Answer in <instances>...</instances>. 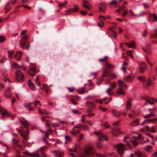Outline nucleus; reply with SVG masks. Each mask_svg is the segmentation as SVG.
Instances as JSON below:
<instances>
[{"label":"nucleus","mask_w":157,"mask_h":157,"mask_svg":"<svg viewBox=\"0 0 157 157\" xmlns=\"http://www.w3.org/2000/svg\"><path fill=\"white\" fill-rule=\"evenodd\" d=\"M95 148L92 145L88 146L86 149L84 150V152L86 155L93 157L94 154Z\"/></svg>","instance_id":"obj_1"},{"label":"nucleus","mask_w":157,"mask_h":157,"mask_svg":"<svg viewBox=\"0 0 157 157\" xmlns=\"http://www.w3.org/2000/svg\"><path fill=\"white\" fill-rule=\"evenodd\" d=\"M29 131L27 130L26 131H22L20 132V134L23 138V143L25 146L27 145V140L29 135Z\"/></svg>","instance_id":"obj_2"},{"label":"nucleus","mask_w":157,"mask_h":157,"mask_svg":"<svg viewBox=\"0 0 157 157\" xmlns=\"http://www.w3.org/2000/svg\"><path fill=\"white\" fill-rule=\"evenodd\" d=\"M81 124H77L73 128L72 130L70 132V133L73 135H76L80 132L81 130L79 129H81Z\"/></svg>","instance_id":"obj_3"},{"label":"nucleus","mask_w":157,"mask_h":157,"mask_svg":"<svg viewBox=\"0 0 157 157\" xmlns=\"http://www.w3.org/2000/svg\"><path fill=\"white\" fill-rule=\"evenodd\" d=\"M16 78L17 81H22L24 80V76L23 73L20 71H17L16 72Z\"/></svg>","instance_id":"obj_4"},{"label":"nucleus","mask_w":157,"mask_h":157,"mask_svg":"<svg viewBox=\"0 0 157 157\" xmlns=\"http://www.w3.org/2000/svg\"><path fill=\"white\" fill-rule=\"evenodd\" d=\"M94 133L96 136H99V140L100 141H102L103 140H107V138L103 135L101 131L95 132Z\"/></svg>","instance_id":"obj_5"},{"label":"nucleus","mask_w":157,"mask_h":157,"mask_svg":"<svg viewBox=\"0 0 157 157\" xmlns=\"http://www.w3.org/2000/svg\"><path fill=\"white\" fill-rule=\"evenodd\" d=\"M115 146L117 147V151L119 154L121 155H122L124 151V144H118L117 146Z\"/></svg>","instance_id":"obj_6"},{"label":"nucleus","mask_w":157,"mask_h":157,"mask_svg":"<svg viewBox=\"0 0 157 157\" xmlns=\"http://www.w3.org/2000/svg\"><path fill=\"white\" fill-rule=\"evenodd\" d=\"M36 69V66L34 64H32L29 66V70L28 71L29 74L33 76L35 75V70Z\"/></svg>","instance_id":"obj_7"},{"label":"nucleus","mask_w":157,"mask_h":157,"mask_svg":"<svg viewBox=\"0 0 157 157\" xmlns=\"http://www.w3.org/2000/svg\"><path fill=\"white\" fill-rule=\"evenodd\" d=\"M12 88H13V87H8L6 88L4 94L5 98H9L12 96V94L10 92Z\"/></svg>","instance_id":"obj_8"},{"label":"nucleus","mask_w":157,"mask_h":157,"mask_svg":"<svg viewBox=\"0 0 157 157\" xmlns=\"http://www.w3.org/2000/svg\"><path fill=\"white\" fill-rule=\"evenodd\" d=\"M142 48L143 50L147 54L149 55L151 54V52L150 44H147L144 48L143 47H142Z\"/></svg>","instance_id":"obj_9"},{"label":"nucleus","mask_w":157,"mask_h":157,"mask_svg":"<svg viewBox=\"0 0 157 157\" xmlns=\"http://www.w3.org/2000/svg\"><path fill=\"white\" fill-rule=\"evenodd\" d=\"M23 154L30 157H40V155L36 152L30 153L27 151H25L23 152Z\"/></svg>","instance_id":"obj_10"},{"label":"nucleus","mask_w":157,"mask_h":157,"mask_svg":"<svg viewBox=\"0 0 157 157\" xmlns=\"http://www.w3.org/2000/svg\"><path fill=\"white\" fill-rule=\"evenodd\" d=\"M134 76L133 75H129L127 76H125L124 77V81L127 82H131L134 78Z\"/></svg>","instance_id":"obj_11"},{"label":"nucleus","mask_w":157,"mask_h":157,"mask_svg":"<svg viewBox=\"0 0 157 157\" xmlns=\"http://www.w3.org/2000/svg\"><path fill=\"white\" fill-rule=\"evenodd\" d=\"M135 153L138 157H147L146 154L144 152H141L140 150H137L135 152Z\"/></svg>","instance_id":"obj_12"},{"label":"nucleus","mask_w":157,"mask_h":157,"mask_svg":"<svg viewBox=\"0 0 157 157\" xmlns=\"http://www.w3.org/2000/svg\"><path fill=\"white\" fill-rule=\"evenodd\" d=\"M28 38V36L26 35L23 37L20 40V44L21 45V48H23L24 46L25 45L26 43Z\"/></svg>","instance_id":"obj_13"},{"label":"nucleus","mask_w":157,"mask_h":157,"mask_svg":"<svg viewBox=\"0 0 157 157\" xmlns=\"http://www.w3.org/2000/svg\"><path fill=\"white\" fill-rule=\"evenodd\" d=\"M21 124L24 125L25 127L28 129L29 128V122L25 119L22 118L21 119Z\"/></svg>","instance_id":"obj_14"},{"label":"nucleus","mask_w":157,"mask_h":157,"mask_svg":"<svg viewBox=\"0 0 157 157\" xmlns=\"http://www.w3.org/2000/svg\"><path fill=\"white\" fill-rule=\"evenodd\" d=\"M22 55V52L21 51L17 52L14 55V57L17 60L19 61L21 59V57Z\"/></svg>","instance_id":"obj_15"},{"label":"nucleus","mask_w":157,"mask_h":157,"mask_svg":"<svg viewBox=\"0 0 157 157\" xmlns=\"http://www.w3.org/2000/svg\"><path fill=\"white\" fill-rule=\"evenodd\" d=\"M154 103V100L152 98H147L145 101V102L144 104V105H146L147 103H149L151 105L153 104Z\"/></svg>","instance_id":"obj_16"},{"label":"nucleus","mask_w":157,"mask_h":157,"mask_svg":"<svg viewBox=\"0 0 157 157\" xmlns=\"http://www.w3.org/2000/svg\"><path fill=\"white\" fill-rule=\"evenodd\" d=\"M113 115L116 117H118L121 115V113L115 109H112L111 110Z\"/></svg>","instance_id":"obj_17"},{"label":"nucleus","mask_w":157,"mask_h":157,"mask_svg":"<svg viewBox=\"0 0 157 157\" xmlns=\"http://www.w3.org/2000/svg\"><path fill=\"white\" fill-rule=\"evenodd\" d=\"M129 11L132 15L134 17H140L142 15H144L145 14V13L144 12H142L140 14H135L134 12H133L132 10H129Z\"/></svg>","instance_id":"obj_18"},{"label":"nucleus","mask_w":157,"mask_h":157,"mask_svg":"<svg viewBox=\"0 0 157 157\" xmlns=\"http://www.w3.org/2000/svg\"><path fill=\"white\" fill-rule=\"evenodd\" d=\"M0 112L3 115H6L8 117H10V114L5 109L2 107H0Z\"/></svg>","instance_id":"obj_19"},{"label":"nucleus","mask_w":157,"mask_h":157,"mask_svg":"<svg viewBox=\"0 0 157 157\" xmlns=\"http://www.w3.org/2000/svg\"><path fill=\"white\" fill-rule=\"evenodd\" d=\"M83 6L87 9L88 10H90V4L87 1L84 0L83 1Z\"/></svg>","instance_id":"obj_20"},{"label":"nucleus","mask_w":157,"mask_h":157,"mask_svg":"<svg viewBox=\"0 0 157 157\" xmlns=\"http://www.w3.org/2000/svg\"><path fill=\"white\" fill-rule=\"evenodd\" d=\"M109 32L113 38H116L117 33L113 29H111L110 30H109Z\"/></svg>","instance_id":"obj_21"},{"label":"nucleus","mask_w":157,"mask_h":157,"mask_svg":"<svg viewBox=\"0 0 157 157\" xmlns=\"http://www.w3.org/2000/svg\"><path fill=\"white\" fill-rule=\"evenodd\" d=\"M117 82L119 87H121L124 88H126L127 87L126 84L121 80H118Z\"/></svg>","instance_id":"obj_22"},{"label":"nucleus","mask_w":157,"mask_h":157,"mask_svg":"<svg viewBox=\"0 0 157 157\" xmlns=\"http://www.w3.org/2000/svg\"><path fill=\"white\" fill-rule=\"evenodd\" d=\"M139 68L140 70L141 71H145L147 69L146 65L145 63H143L141 65H140L139 66Z\"/></svg>","instance_id":"obj_23"},{"label":"nucleus","mask_w":157,"mask_h":157,"mask_svg":"<svg viewBox=\"0 0 157 157\" xmlns=\"http://www.w3.org/2000/svg\"><path fill=\"white\" fill-rule=\"evenodd\" d=\"M57 2L58 3V8L59 9H60L63 7H64L65 8H67V7L65 6L67 4V2L66 1L63 3H62L59 2Z\"/></svg>","instance_id":"obj_24"},{"label":"nucleus","mask_w":157,"mask_h":157,"mask_svg":"<svg viewBox=\"0 0 157 157\" xmlns=\"http://www.w3.org/2000/svg\"><path fill=\"white\" fill-rule=\"evenodd\" d=\"M28 84L30 88L33 90H35L36 89V88L35 85L32 83L31 80H29L28 82Z\"/></svg>","instance_id":"obj_25"},{"label":"nucleus","mask_w":157,"mask_h":157,"mask_svg":"<svg viewBox=\"0 0 157 157\" xmlns=\"http://www.w3.org/2000/svg\"><path fill=\"white\" fill-rule=\"evenodd\" d=\"M86 105L89 108H92V109L95 108V105L94 102L88 101L86 102Z\"/></svg>","instance_id":"obj_26"},{"label":"nucleus","mask_w":157,"mask_h":157,"mask_svg":"<svg viewBox=\"0 0 157 157\" xmlns=\"http://www.w3.org/2000/svg\"><path fill=\"white\" fill-rule=\"evenodd\" d=\"M134 51L132 50H128L126 52V54L129 56L131 58L133 59L134 58V56L133 55Z\"/></svg>","instance_id":"obj_27"},{"label":"nucleus","mask_w":157,"mask_h":157,"mask_svg":"<svg viewBox=\"0 0 157 157\" xmlns=\"http://www.w3.org/2000/svg\"><path fill=\"white\" fill-rule=\"evenodd\" d=\"M100 11L102 13L104 12L105 8V6L104 4H100V6L99 7Z\"/></svg>","instance_id":"obj_28"},{"label":"nucleus","mask_w":157,"mask_h":157,"mask_svg":"<svg viewBox=\"0 0 157 157\" xmlns=\"http://www.w3.org/2000/svg\"><path fill=\"white\" fill-rule=\"evenodd\" d=\"M109 73V72L105 67V68L103 72L102 76L103 77L108 76Z\"/></svg>","instance_id":"obj_29"},{"label":"nucleus","mask_w":157,"mask_h":157,"mask_svg":"<svg viewBox=\"0 0 157 157\" xmlns=\"http://www.w3.org/2000/svg\"><path fill=\"white\" fill-rule=\"evenodd\" d=\"M117 92L120 95H124L125 94L124 90L121 88H119L117 89Z\"/></svg>","instance_id":"obj_30"},{"label":"nucleus","mask_w":157,"mask_h":157,"mask_svg":"<svg viewBox=\"0 0 157 157\" xmlns=\"http://www.w3.org/2000/svg\"><path fill=\"white\" fill-rule=\"evenodd\" d=\"M105 67L106 69L113 68L115 67V66L113 64H109L107 63L105 65Z\"/></svg>","instance_id":"obj_31"},{"label":"nucleus","mask_w":157,"mask_h":157,"mask_svg":"<svg viewBox=\"0 0 157 157\" xmlns=\"http://www.w3.org/2000/svg\"><path fill=\"white\" fill-rule=\"evenodd\" d=\"M127 45V46L129 48H133L135 45V43L134 42L129 43H126Z\"/></svg>","instance_id":"obj_32"},{"label":"nucleus","mask_w":157,"mask_h":157,"mask_svg":"<svg viewBox=\"0 0 157 157\" xmlns=\"http://www.w3.org/2000/svg\"><path fill=\"white\" fill-rule=\"evenodd\" d=\"M153 148V147L151 145H147L145 147V150L148 152H150Z\"/></svg>","instance_id":"obj_33"},{"label":"nucleus","mask_w":157,"mask_h":157,"mask_svg":"<svg viewBox=\"0 0 157 157\" xmlns=\"http://www.w3.org/2000/svg\"><path fill=\"white\" fill-rule=\"evenodd\" d=\"M138 78L139 80L145 82L146 81V78L144 77L139 76L138 77Z\"/></svg>","instance_id":"obj_34"},{"label":"nucleus","mask_w":157,"mask_h":157,"mask_svg":"<svg viewBox=\"0 0 157 157\" xmlns=\"http://www.w3.org/2000/svg\"><path fill=\"white\" fill-rule=\"evenodd\" d=\"M132 104L131 102L129 101L128 100L126 103V108L127 109H129L130 108L132 105Z\"/></svg>","instance_id":"obj_35"},{"label":"nucleus","mask_w":157,"mask_h":157,"mask_svg":"<svg viewBox=\"0 0 157 157\" xmlns=\"http://www.w3.org/2000/svg\"><path fill=\"white\" fill-rule=\"evenodd\" d=\"M52 130L51 129H48L47 131H46L45 133V135L46 136V137L48 138V136L50 134H52Z\"/></svg>","instance_id":"obj_36"},{"label":"nucleus","mask_w":157,"mask_h":157,"mask_svg":"<svg viewBox=\"0 0 157 157\" xmlns=\"http://www.w3.org/2000/svg\"><path fill=\"white\" fill-rule=\"evenodd\" d=\"M13 51H8V57L9 58L12 59V56L13 53Z\"/></svg>","instance_id":"obj_37"},{"label":"nucleus","mask_w":157,"mask_h":157,"mask_svg":"<svg viewBox=\"0 0 157 157\" xmlns=\"http://www.w3.org/2000/svg\"><path fill=\"white\" fill-rule=\"evenodd\" d=\"M140 120V119L138 118L136 119L134 121H132L131 123V125L132 126H134L135 125L134 124H137L138 123Z\"/></svg>","instance_id":"obj_38"},{"label":"nucleus","mask_w":157,"mask_h":157,"mask_svg":"<svg viewBox=\"0 0 157 157\" xmlns=\"http://www.w3.org/2000/svg\"><path fill=\"white\" fill-rule=\"evenodd\" d=\"M117 3V1L116 0H113L110 2L107 3V4L109 6H111L112 5H114Z\"/></svg>","instance_id":"obj_39"},{"label":"nucleus","mask_w":157,"mask_h":157,"mask_svg":"<svg viewBox=\"0 0 157 157\" xmlns=\"http://www.w3.org/2000/svg\"><path fill=\"white\" fill-rule=\"evenodd\" d=\"M77 92L80 94H82L86 92L87 91H85L84 90L83 88H80L78 90Z\"/></svg>","instance_id":"obj_40"},{"label":"nucleus","mask_w":157,"mask_h":157,"mask_svg":"<svg viewBox=\"0 0 157 157\" xmlns=\"http://www.w3.org/2000/svg\"><path fill=\"white\" fill-rule=\"evenodd\" d=\"M145 82L147 83V85L148 86H150L151 85L152 83L151 80L149 78H146Z\"/></svg>","instance_id":"obj_41"},{"label":"nucleus","mask_w":157,"mask_h":157,"mask_svg":"<svg viewBox=\"0 0 157 157\" xmlns=\"http://www.w3.org/2000/svg\"><path fill=\"white\" fill-rule=\"evenodd\" d=\"M64 154L63 152H60L59 153H57L55 155V156L56 157H60L63 156Z\"/></svg>","instance_id":"obj_42"},{"label":"nucleus","mask_w":157,"mask_h":157,"mask_svg":"<svg viewBox=\"0 0 157 157\" xmlns=\"http://www.w3.org/2000/svg\"><path fill=\"white\" fill-rule=\"evenodd\" d=\"M12 66L16 68H20V66L16 63H13L12 64Z\"/></svg>","instance_id":"obj_43"},{"label":"nucleus","mask_w":157,"mask_h":157,"mask_svg":"<svg viewBox=\"0 0 157 157\" xmlns=\"http://www.w3.org/2000/svg\"><path fill=\"white\" fill-rule=\"evenodd\" d=\"M81 128H82L83 130H86L88 129V128L87 126L86 125H82L81 124Z\"/></svg>","instance_id":"obj_44"},{"label":"nucleus","mask_w":157,"mask_h":157,"mask_svg":"<svg viewBox=\"0 0 157 157\" xmlns=\"http://www.w3.org/2000/svg\"><path fill=\"white\" fill-rule=\"evenodd\" d=\"M117 85V83L116 82H114L113 84H111L110 85V87L111 88V89H112L115 88Z\"/></svg>","instance_id":"obj_45"},{"label":"nucleus","mask_w":157,"mask_h":157,"mask_svg":"<svg viewBox=\"0 0 157 157\" xmlns=\"http://www.w3.org/2000/svg\"><path fill=\"white\" fill-rule=\"evenodd\" d=\"M98 109L99 110H101L103 112H105L107 111V109L105 108H103L101 106H100L99 107Z\"/></svg>","instance_id":"obj_46"},{"label":"nucleus","mask_w":157,"mask_h":157,"mask_svg":"<svg viewBox=\"0 0 157 157\" xmlns=\"http://www.w3.org/2000/svg\"><path fill=\"white\" fill-rule=\"evenodd\" d=\"M6 40V38L3 36H0V43H2Z\"/></svg>","instance_id":"obj_47"},{"label":"nucleus","mask_w":157,"mask_h":157,"mask_svg":"<svg viewBox=\"0 0 157 157\" xmlns=\"http://www.w3.org/2000/svg\"><path fill=\"white\" fill-rule=\"evenodd\" d=\"M107 58V56H105V57L104 58H103L102 59H98V60L99 62H103L104 61H106Z\"/></svg>","instance_id":"obj_48"},{"label":"nucleus","mask_w":157,"mask_h":157,"mask_svg":"<svg viewBox=\"0 0 157 157\" xmlns=\"http://www.w3.org/2000/svg\"><path fill=\"white\" fill-rule=\"evenodd\" d=\"M0 144L2 145L3 146H4L5 147H7V150L6 151V153H8L9 152L7 151V150L9 149V148L8 147L6 144H3L2 142L0 141Z\"/></svg>","instance_id":"obj_49"},{"label":"nucleus","mask_w":157,"mask_h":157,"mask_svg":"<svg viewBox=\"0 0 157 157\" xmlns=\"http://www.w3.org/2000/svg\"><path fill=\"white\" fill-rule=\"evenodd\" d=\"M147 62L148 63L149 65L151 67H152L153 66V64L151 62L150 59L148 58H147L146 60Z\"/></svg>","instance_id":"obj_50"},{"label":"nucleus","mask_w":157,"mask_h":157,"mask_svg":"<svg viewBox=\"0 0 157 157\" xmlns=\"http://www.w3.org/2000/svg\"><path fill=\"white\" fill-rule=\"evenodd\" d=\"M151 112H150V113H149L148 114L144 115V116H143V117L145 118H148L149 117H151Z\"/></svg>","instance_id":"obj_51"},{"label":"nucleus","mask_w":157,"mask_h":157,"mask_svg":"<svg viewBox=\"0 0 157 157\" xmlns=\"http://www.w3.org/2000/svg\"><path fill=\"white\" fill-rule=\"evenodd\" d=\"M78 6H77L76 5H75V7L74 8V9L73 10V11L72 12H76L78 10Z\"/></svg>","instance_id":"obj_52"},{"label":"nucleus","mask_w":157,"mask_h":157,"mask_svg":"<svg viewBox=\"0 0 157 157\" xmlns=\"http://www.w3.org/2000/svg\"><path fill=\"white\" fill-rule=\"evenodd\" d=\"M132 143L134 147H135L138 144V142L135 140L132 141Z\"/></svg>","instance_id":"obj_53"},{"label":"nucleus","mask_w":157,"mask_h":157,"mask_svg":"<svg viewBox=\"0 0 157 157\" xmlns=\"http://www.w3.org/2000/svg\"><path fill=\"white\" fill-rule=\"evenodd\" d=\"M6 58L3 57L1 59H0V62L2 63H3L6 61Z\"/></svg>","instance_id":"obj_54"},{"label":"nucleus","mask_w":157,"mask_h":157,"mask_svg":"<svg viewBox=\"0 0 157 157\" xmlns=\"http://www.w3.org/2000/svg\"><path fill=\"white\" fill-rule=\"evenodd\" d=\"M152 17L155 21H157V15L155 13H154L152 15Z\"/></svg>","instance_id":"obj_55"},{"label":"nucleus","mask_w":157,"mask_h":157,"mask_svg":"<svg viewBox=\"0 0 157 157\" xmlns=\"http://www.w3.org/2000/svg\"><path fill=\"white\" fill-rule=\"evenodd\" d=\"M157 121V118H155L153 119H149L147 120L148 122H154Z\"/></svg>","instance_id":"obj_56"},{"label":"nucleus","mask_w":157,"mask_h":157,"mask_svg":"<svg viewBox=\"0 0 157 157\" xmlns=\"http://www.w3.org/2000/svg\"><path fill=\"white\" fill-rule=\"evenodd\" d=\"M73 11V9H69L68 10L66 11V13H65V14L67 15L68 14L70 13L71 12H72Z\"/></svg>","instance_id":"obj_57"},{"label":"nucleus","mask_w":157,"mask_h":157,"mask_svg":"<svg viewBox=\"0 0 157 157\" xmlns=\"http://www.w3.org/2000/svg\"><path fill=\"white\" fill-rule=\"evenodd\" d=\"M33 104L35 105H39L40 106L41 105V104H40V102L39 101H38V100H36L35 102H34L33 103Z\"/></svg>","instance_id":"obj_58"},{"label":"nucleus","mask_w":157,"mask_h":157,"mask_svg":"<svg viewBox=\"0 0 157 157\" xmlns=\"http://www.w3.org/2000/svg\"><path fill=\"white\" fill-rule=\"evenodd\" d=\"M12 141L13 144H17L18 142V140L15 138H13L12 139Z\"/></svg>","instance_id":"obj_59"},{"label":"nucleus","mask_w":157,"mask_h":157,"mask_svg":"<svg viewBox=\"0 0 157 157\" xmlns=\"http://www.w3.org/2000/svg\"><path fill=\"white\" fill-rule=\"evenodd\" d=\"M72 112L74 114H79L81 113L77 110H73L72 111Z\"/></svg>","instance_id":"obj_60"},{"label":"nucleus","mask_w":157,"mask_h":157,"mask_svg":"<svg viewBox=\"0 0 157 157\" xmlns=\"http://www.w3.org/2000/svg\"><path fill=\"white\" fill-rule=\"evenodd\" d=\"M149 127L148 126H145L144 128L142 129L141 130L142 131L143 130V131H147L149 130Z\"/></svg>","instance_id":"obj_61"},{"label":"nucleus","mask_w":157,"mask_h":157,"mask_svg":"<svg viewBox=\"0 0 157 157\" xmlns=\"http://www.w3.org/2000/svg\"><path fill=\"white\" fill-rule=\"evenodd\" d=\"M79 145L76 144L75 145V147L72 148V151L75 152L77 151L76 148L78 147H79Z\"/></svg>","instance_id":"obj_62"},{"label":"nucleus","mask_w":157,"mask_h":157,"mask_svg":"<svg viewBox=\"0 0 157 157\" xmlns=\"http://www.w3.org/2000/svg\"><path fill=\"white\" fill-rule=\"evenodd\" d=\"M114 131L117 133V134L121 133V131L120 129H115Z\"/></svg>","instance_id":"obj_63"},{"label":"nucleus","mask_w":157,"mask_h":157,"mask_svg":"<svg viewBox=\"0 0 157 157\" xmlns=\"http://www.w3.org/2000/svg\"><path fill=\"white\" fill-rule=\"evenodd\" d=\"M109 156V157H117V155L114 153H111Z\"/></svg>","instance_id":"obj_64"}]
</instances>
